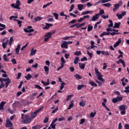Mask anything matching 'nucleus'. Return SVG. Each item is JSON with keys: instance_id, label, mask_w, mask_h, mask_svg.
Listing matches in <instances>:
<instances>
[{"instance_id": "nucleus-38", "label": "nucleus", "mask_w": 129, "mask_h": 129, "mask_svg": "<svg viewBox=\"0 0 129 129\" xmlns=\"http://www.w3.org/2000/svg\"><path fill=\"white\" fill-rule=\"evenodd\" d=\"M80 106H82V107H83L84 106H85V101L82 100L80 102Z\"/></svg>"}, {"instance_id": "nucleus-37", "label": "nucleus", "mask_w": 129, "mask_h": 129, "mask_svg": "<svg viewBox=\"0 0 129 129\" xmlns=\"http://www.w3.org/2000/svg\"><path fill=\"white\" fill-rule=\"evenodd\" d=\"M60 61L61 62V63L60 64H62L63 65H64V64L66 63V61H65V59H64V57L63 56L61 57Z\"/></svg>"}, {"instance_id": "nucleus-22", "label": "nucleus", "mask_w": 129, "mask_h": 129, "mask_svg": "<svg viewBox=\"0 0 129 129\" xmlns=\"http://www.w3.org/2000/svg\"><path fill=\"white\" fill-rule=\"evenodd\" d=\"M79 67L80 69H82V70H84L85 69V63H79Z\"/></svg>"}, {"instance_id": "nucleus-62", "label": "nucleus", "mask_w": 129, "mask_h": 129, "mask_svg": "<svg viewBox=\"0 0 129 129\" xmlns=\"http://www.w3.org/2000/svg\"><path fill=\"white\" fill-rule=\"evenodd\" d=\"M45 64H46V66H48V67H50V61L46 60Z\"/></svg>"}, {"instance_id": "nucleus-40", "label": "nucleus", "mask_w": 129, "mask_h": 129, "mask_svg": "<svg viewBox=\"0 0 129 129\" xmlns=\"http://www.w3.org/2000/svg\"><path fill=\"white\" fill-rule=\"evenodd\" d=\"M75 77L76 78V79H82V77L81 76L79 75V74H76L75 75Z\"/></svg>"}, {"instance_id": "nucleus-63", "label": "nucleus", "mask_w": 129, "mask_h": 129, "mask_svg": "<svg viewBox=\"0 0 129 129\" xmlns=\"http://www.w3.org/2000/svg\"><path fill=\"white\" fill-rule=\"evenodd\" d=\"M11 62H12L13 64H17V60L15 58H13L11 60Z\"/></svg>"}, {"instance_id": "nucleus-28", "label": "nucleus", "mask_w": 129, "mask_h": 129, "mask_svg": "<svg viewBox=\"0 0 129 129\" xmlns=\"http://www.w3.org/2000/svg\"><path fill=\"white\" fill-rule=\"evenodd\" d=\"M108 35H110V32H104L100 35V37L101 38L103 36H108Z\"/></svg>"}, {"instance_id": "nucleus-24", "label": "nucleus", "mask_w": 129, "mask_h": 129, "mask_svg": "<svg viewBox=\"0 0 129 129\" xmlns=\"http://www.w3.org/2000/svg\"><path fill=\"white\" fill-rule=\"evenodd\" d=\"M93 13V11H84L82 12L81 15L82 16H84V15H88V14H91Z\"/></svg>"}, {"instance_id": "nucleus-7", "label": "nucleus", "mask_w": 129, "mask_h": 129, "mask_svg": "<svg viewBox=\"0 0 129 129\" xmlns=\"http://www.w3.org/2000/svg\"><path fill=\"white\" fill-rule=\"evenodd\" d=\"M24 115H25L24 114H22L21 122H22V123H30V122H31L30 118H28L25 119V118H24Z\"/></svg>"}, {"instance_id": "nucleus-5", "label": "nucleus", "mask_w": 129, "mask_h": 129, "mask_svg": "<svg viewBox=\"0 0 129 129\" xmlns=\"http://www.w3.org/2000/svg\"><path fill=\"white\" fill-rule=\"evenodd\" d=\"M43 108H44V107H41L38 110H37L36 111L31 113L30 117L31 118H35V117H36V116H37V114H38V112H40V111L42 110Z\"/></svg>"}, {"instance_id": "nucleus-27", "label": "nucleus", "mask_w": 129, "mask_h": 129, "mask_svg": "<svg viewBox=\"0 0 129 129\" xmlns=\"http://www.w3.org/2000/svg\"><path fill=\"white\" fill-rule=\"evenodd\" d=\"M20 105H21V103L18 101H16L13 104V106H14V107H18L20 106Z\"/></svg>"}, {"instance_id": "nucleus-55", "label": "nucleus", "mask_w": 129, "mask_h": 129, "mask_svg": "<svg viewBox=\"0 0 129 129\" xmlns=\"http://www.w3.org/2000/svg\"><path fill=\"white\" fill-rule=\"evenodd\" d=\"M35 87L37 89H40V90H42V89H43V88L38 85H35Z\"/></svg>"}, {"instance_id": "nucleus-54", "label": "nucleus", "mask_w": 129, "mask_h": 129, "mask_svg": "<svg viewBox=\"0 0 129 129\" xmlns=\"http://www.w3.org/2000/svg\"><path fill=\"white\" fill-rule=\"evenodd\" d=\"M92 29H93V27L91 25H89L88 27V32H90V31H92Z\"/></svg>"}, {"instance_id": "nucleus-11", "label": "nucleus", "mask_w": 129, "mask_h": 129, "mask_svg": "<svg viewBox=\"0 0 129 129\" xmlns=\"http://www.w3.org/2000/svg\"><path fill=\"white\" fill-rule=\"evenodd\" d=\"M51 37H52V35H51L50 33L48 32L45 34V38L44 39V41L45 42H47L48 40H49V39H50Z\"/></svg>"}, {"instance_id": "nucleus-56", "label": "nucleus", "mask_w": 129, "mask_h": 129, "mask_svg": "<svg viewBox=\"0 0 129 129\" xmlns=\"http://www.w3.org/2000/svg\"><path fill=\"white\" fill-rule=\"evenodd\" d=\"M96 114V112H91L90 114V117H94V116H95V115Z\"/></svg>"}, {"instance_id": "nucleus-2", "label": "nucleus", "mask_w": 129, "mask_h": 129, "mask_svg": "<svg viewBox=\"0 0 129 129\" xmlns=\"http://www.w3.org/2000/svg\"><path fill=\"white\" fill-rule=\"evenodd\" d=\"M95 72L96 76L98 77V80H99L100 81H101L102 82H104L105 80H104V79L102 78L103 77L102 75L100 74V72L98 71V70L97 69L95 68Z\"/></svg>"}, {"instance_id": "nucleus-41", "label": "nucleus", "mask_w": 129, "mask_h": 129, "mask_svg": "<svg viewBox=\"0 0 129 129\" xmlns=\"http://www.w3.org/2000/svg\"><path fill=\"white\" fill-rule=\"evenodd\" d=\"M66 85V83L64 82H62L60 84V90H63V88H64V86Z\"/></svg>"}, {"instance_id": "nucleus-51", "label": "nucleus", "mask_w": 129, "mask_h": 129, "mask_svg": "<svg viewBox=\"0 0 129 129\" xmlns=\"http://www.w3.org/2000/svg\"><path fill=\"white\" fill-rule=\"evenodd\" d=\"M109 23H110V24L108 25V28H110V27H112V26H113V23L111 20H109Z\"/></svg>"}, {"instance_id": "nucleus-45", "label": "nucleus", "mask_w": 129, "mask_h": 129, "mask_svg": "<svg viewBox=\"0 0 129 129\" xmlns=\"http://www.w3.org/2000/svg\"><path fill=\"white\" fill-rule=\"evenodd\" d=\"M79 61V57L76 56L74 61V64H77Z\"/></svg>"}, {"instance_id": "nucleus-34", "label": "nucleus", "mask_w": 129, "mask_h": 129, "mask_svg": "<svg viewBox=\"0 0 129 129\" xmlns=\"http://www.w3.org/2000/svg\"><path fill=\"white\" fill-rule=\"evenodd\" d=\"M41 83L44 86H47V85H49V84H50V82H45L44 81H41Z\"/></svg>"}, {"instance_id": "nucleus-12", "label": "nucleus", "mask_w": 129, "mask_h": 129, "mask_svg": "<svg viewBox=\"0 0 129 129\" xmlns=\"http://www.w3.org/2000/svg\"><path fill=\"white\" fill-rule=\"evenodd\" d=\"M13 126V123L11 120H10V119L8 118L6 120V127H10L11 126Z\"/></svg>"}, {"instance_id": "nucleus-58", "label": "nucleus", "mask_w": 129, "mask_h": 129, "mask_svg": "<svg viewBox=\"0 0 129 129\" xmlns=\"http://www.w3.org/2000/svg\"><path fill=\"white\" fill-rule=\"evenodd\" d=\"M49 121V117H46L45 118L44 121H43V122L44 123H47V122Z\"/></svg>"}, {"instance_id": "nucleus-52", "label": "nucleus", "mask_w": 129, "mask_h": 129, "mask_svg": "<svg viewBox=\"0 0 129 129\" xmlns=\"http://www.w3.org/2000/svg\"><path fill=\"white\" fill-rule=\"evenodd\" d=\"M103 14H104V10L100 9V12L97 15L100 16V15H103Z\"/></svg>"}, {"instance_id": "nucleus-36", "label": "nucleus", "mask_w": 129, "mask_h": 129, "mask_svg": "<svg viewBox=\"0 0 129 129\" xmlns=\"http://www.w3.org/2000/svg\"><path fill=\"white\" fill-rule=\"evenodd\" d=\"M120 26V22L118 23H115L114 26L113 27V28H119V26Z\"/></svg>"}, {"instance_id": "nucleus-39", "label": "nucleus", "mask_w": 129, "mask_h": 129, "mask_svg": "<svg viewBox=\"0 0 129 129\" xmlns=\"http://www.w3.org/2000/svg\"><path fill=\"white\" fill-rule=\"evenodd\" d=\"M119 109H120V110H125V105H121L119 106Z\"/></svg>"}, {"instance_id": "nucleus-25", "label": "nucleus", "mask_w": 129, "mask_h": 129, "mask_svg": "<svg viewBox=\"0 0 129 129\" xmlns=\"http://www.w3.org/2000/svg\"><path fill=\"white\" fill-rule=\"evenodd\" d=\"M98 16L99 15L98 14H96L95 16H93L91 21H92V22H95L96 20H98Z\"/></svg>"}, {"instance_id": "nucleus-18", "label": "nucleus", "mask_w": 129, "mask_h": 129, "mask_svg": "<svg viewBox=\"0 0 129 129\" xmlns=\"http://www.w3.org/2000/svg\"><path fill=\"white\" fill-rule=\"evenodd\" d=\"M45 25L46 26L43 28V30H48V29L50 28V27H52L53 26V24L49 23H46Z\"/></svg>"}, {"instance_id": "nucleus-64", "label": "nucleus", "mask_w": 129, "mask_h": 129, "mask_svg": "<svg viewBox=\"0 0 129 129\" xmlns=\"http://www.w3.org/2000/svg\"><path fill=\"white\" fill-rule=\"evenodd\" d=\"M124 128L125 129H129V125L128 124H125L124 125Z\"/></svg>"}, {"instance_id": "nucleus-26", "label": "nucleus", "mask_w": 129, "mask_h": 129, "mask_svg": "<svg viewBox=\"0 0 129 129\" xmlns=\"http://www.w3.org/2000/svg\"><path fill=\"white\" fill-rule=\"evenodd\" d=\"M78 8L79 9V11H82V10H84V6L82 4H79L78 5Z\"/></svg>"}, {"instance_id": "nucleus-1", "label": "nucleus", "mask_w": 129, "mask_h": 129, "mask_svg": "<svg viewBox=\"0 0 129 129\" xmlns=\"http://www.w3.org/2000/svg\"><path fill=\"white\" fill-rule=\"evenodd\" d=\"M0 81L1 82V84L0 85V89H2L3 87H5V84H4L3 82L5 83V87L6 88H8V86L11 84V82H12V81H11V79L9 78H7L6 79L5 78H0Z\"/></svg>"}, {"instance_id": "nucleus-10", "label": "nucleus", "mask_w": 129, "mask_h": 129, "mask_svg": "<svg viewBox=\"0 0 129 129\" xmlns=\"http://www.w3.org/2000/svg\"><path fill=\"white\" fill-rule=\"evenodd\" d=\"M24 31L25 33H32L34 32V29H32V26H28L27 28L24 29Z\"/></svg>"}, {"instance_id": "nucleus-14", "label": "nucleus", "mask_w": 129, "mask_h": 129, "mask_svg": "<svg viewBox=\"0 0 129 129\" xmlns=\"http://www.w3.org/2000/svg\"><path fill=\"white\" fill-rule=\"evenodd\" d=\"M6 40L5 42H3L2 44V47L4 48V49H6L7 48V46L9 44V39L7 38H5L4 40Z\"/></svg>"}, {"instance_id": "nucleus-21", "label": "nucleus", "mask_w": 129, "mask_h": 129, "mask_svg": "<svg viewBox=\"0 0 129 129\" xmlns=\"http://www.w3.org/2000/svg\"><path fill=\"white\" fill-rule=\"evenodd\" d=\"M13 42H14V36H12L10 37L9 42H8V44L10 47H11L12 45H13Z\"/></svg>"}, {"instance_id": "nucleus-8", "label": "nucleus", "mask_w": 129, "mask_h": 129, "mask_svg": "<svg viewBox=\"0 0 129 129\" xmlns=\"http://www.w3.org/2000/svg\"><path fill=\"white\" fill-rule=\"evenodd\" d=\"M125 15H126V12H125V11H122L121 14L117 13L116 17L118 18V20H121Z\"/></svg>"}, {"instance_id": "nucleus-20", "label": "nucleus", "mask_w": 129, "mask_h": 129, "mask_svg": "<svg viewBox=\"0 0 129 129\" xmlns=\"http://www.w3.org/2000/svg\"><path fill=\"white\" fill-rule=\"evenodd\" d=\"M6 103H7V102H5V101H2L0 103V110H3V109H4V106L6 105Z\"/></svg>"}, {"instance_id": "nucleus-49", "label": "nucleus", "mask_w": 129, "mask_h": 129, "mask_svg": "<svg viewBox=\"0 0 129 129\" xmlns=\"http://www.w3.org/2000/svg\"><path fill=\"white\" fill-rule=\"evenodd\" d=\"M102 54L103 55H106V56H108L109 55V52H108V51H102Z\"/></svg>"}, {"instance_id": "nucleus-15", "label": "nucleus", "mask_w": 129, "mask_h": 129, "mask_svg": "<svg viewBox=\"0 0 129 129\" xmlns=\"http://www.w3.org/2000/svg\"><path fill=\"white\" fill-rule=\"evenodd\" d=\"M20 50H21V44H18L17 48H15V53L16 55L20 54Z\"/></svg>"}, {"instance_id": "nucleus-13", "label": "nucleus", "mask_w": 129, "mask_h": 129, "mask_svg": "<svg viewBox=\"0 0 129 129\" xmlns=\"http://www.w3.org/2000/svg\"><path fill=\"white\" fill-rule=\"evenodd\" d=\"M61 48H63L64 49H68V44H67V41H62V43L61 45Z\"/></svg>"}, {"instance_id": "nucleus-44", "label": "nucleus", "mask_w": 129, "mask_h": 129, "mask_svg": "<svg viewBox=\"0 0 129 129\" xmlns=\"http://www.w3.org/2000/svg\"><path fill=\"white\" fill-rule=\"evenodd\" d=\"M42 127L41 126V125H35V126H33L32 127V128L33 129H40Z\"/></svg>"}, {"instance_id": "nucleus-19", "label": "nucleus", "mask_w": 129, "mask_h": 129, "mask_svg": "<svg viewBox=\"0 0 129 129\" xmlns=\"http://www.w3.org/2000/svg\"><path fill=\"white\" fill-rule=\"evenodd\" d=\"M120 43H121V39L119 38L118 41L113 45L114 48H116V47H117V46H118Z\"/></svg>"}, {"instance_id": "nucleus-50", "label": "nucleus", "mask_w": 129, "mask_h": 129, "mask_svg": "<svg viewBox=\"0 0 129 129\" xmlns=\"http://www.w3.org/2000/svg\"><path fill=\"white\" fill-rule=\"evenodd\" d=\"M125 90L124 91V92L125 93H129V86L125 87Z\"/></svg>"}, {"instance_id": "nucleus-17", "label": "nucleus", "mask_w": 129, "mask_h": 129, "mask_svg": "<svg viewBox=\"0 0 129 129\" xmlns=\"http://www.w3.org/2000/svg\"><path fill=\"white\" fill-rule=\"evenodd\" d=\"M36 53H37V49L32 48L30 52V56H34V55L36 54Z\"/></svg>"}, {"instance_id": "nucleus-60", "label": "nucleus", "mask_w": 129, "mask_h": 129, "mask_svg": "<svg viewBox=\"0 0 129 129\" xmlns=\"http://www.w3.org/2000/svg\"><path fill=\"white\" fill-rule=\"evenodd\" d=\"M70 38H73V36H67V37H65L64 38H62V40H68V39H70Z\"/></svg>"}, {"instance_id": "nucleus-4", "label": "nucleus", "mask_w": 129, "mask_h": 129, "mask_svg": "<svg viewBox=\"0 0 129 129\" xmlns=\"http://www.w3.org/2000/svg\"><path fill=\"white\" fill-rule=\"evenodd\" d=\"M106 31H107V32H112V33H110V35L111 36H114L115 35L119 34V33H118V30H115L114 29L107 28Z\"/></svg>"}, {"instance_id": "nucleus-42", "label": "nucleus", "mask_w": 129, "mask_h": 129, "mask_svg": "<svg viewBox=\"0 0 129 129\" xmlns=\"http://www.w3.org/2000/svg\"><path fill=\"white\" fill-rule=\"evenodd\" d=\"M103 6L104 7H106V8H110V7H111V4L106 3V4H103Z\"/></svg>"}, {"instance_id": "nucleus-33", "label": "nucleus", "mask_w": 129, "mask_h": 129, "mask_svg": "<svg viewBox=\"0 0 129 129\" xmlns=\"http://www.w3.org/2000/svg\"><path fill=\"white\" fill-rule=\"evenodd\" d=\"M83 87H86V86L84 85H79L78 86V90H81Z\"/></svg>"}, {"instance_id": "nucleus-35", "label": "nucleus", "mask_w": 129, "mask_h": 129, "mask_svg": "<svg viewBox=\"0 0 129 129\" xmlns=\"http://www.w3.org/2000/svg\"><path fill=\"white\" fill-rule=\"evenodd\" d=\"M25 78H26L27 80H30V79L32 78V75H31L30 74H28L27 76H25Z\"/></svg>"}, {"instance_id": "nucleus-59", "label": "nucleus", "mask_w": 129, "mask_h": 129, "mask_svg": "<svg viewBox=\"0 0 129 129\" xmlns=\"http://www.w3.org/2000/svg\"><path fill=\"white\" fill-rule=\"evenodd\" d=\"M74 9V5H72L70 7V9L69 10L70 13H71V11H73Z\"/></svg>"}, {"instance_id": "nucleus-46", "label": "nucleus", "mask_w": 129, "mask_h": 129, "mask_svg": "<svg viewBox=\"0 0 129 129\" xmlns=\"http://www.w3.org/2000/svg\"><path fill=\"white\" fill-rule=\"evenodd\" d=\"M74 55H75V56H79V55H81V51H77L74 52Z\"/></svg>"}, {"instance_id": "nucleus-47", "label": "nucleus", "mask_w": 129, "mask_h": 129, "mask_svg": "<svg viewBox=\"0 0 129 129\" xmlns=\"http://www.w3.org/2000/svg\"><path fill=\"white\" fill-rule=\"evenodd\" d=\"M7 57H8V56H7V54H4V55H3V59H4V60H5L6 62H9V61H10V60L8 59V58H7Z\"/></svg>"}, {"instance_id": "nucleus-3", "label": "nucleus", "mask_w": 129, "mask_h": 129, "mask_svg": "<svg viewBox=\"0 0 129 129\" xmlns=\"http://www.w3.org/2000/svg\"><path fill=\"white\" fill-rule=\"evenodd\" d=\"M12 8L14 9H16L17 10H21V8L20 6H21V2L19 0H17L16 4H11Z\"/></svg>"}, {"instance_id": "nucleus-9", "label": "nucleus", "mask_w": 129, "mask_h": 129, "mask_svg": "<svg viewBox=\"0 0 129 129\" xmlns=\"http://www.w3.org/2000/svg\"><path fill=\"white\" fill-rule=\"evenodd\" d=\"M122 100V97H119L117 96L116 98H113L112 100V103H116V102H118V101H120V100Z\"/></svg>"}, {"instance_id": "nucleus-43", "label": "nucleus", "mask_w": 129, "mask_h": 129, "mask_svg": "<svg viewBox=\"0 0 129 129\" xmlns=\"http://www.w3.org/2000/svg\"><path fill=\"white\" fill-rule=\"evenodd\" d=\"M87 53L88 55L89 56L90 58H92L93 56V53L89 52V51L87 50Z\"/></svg>"}, {"instance_id": "nucleus-31", "label": "nucleus", "mask_w": 129, "mask_h": 129, "mask_svg": "<svg viewBox=\"0 0 129 129\" xmlns=\"http://www.w3.org/2000/svg\"><path fill=\"white\" fill-rule=\"evenodd\" d=\"M42 20V17H37L34 19V23H37V22H39V21Z\"/></svg>"}, {"instance_id": "nucleus-29", "label": "nucleus", "mask_w": 129, "mask_h": 129, "mask_svg": "<svg viewBox=\"0 0 129 129\" xmlns=\"http://www.w3.org/2000/svg\"><path fill=\"white\" fill-rule=\"evenodd\" d=\"M44 72H45L46 74H47V75L49 74V67L45 66L44 67Z\"/></svg>"}, {"instance_id": "nucleus-48", "label": "nucleus", "mask_w": 129, "mask_h": 129, "mask_svg": "<svg viewBox=\"0 0 129 129\" xmlns=\"http://www.w3.org/2000/svg\"><path fill=\"white\" fill-rule=\"evenodd\" d=\"M50 126L51 128L55 129L56 128V124L55 123L51 122L50 124Z\"/></svg>"}, {"instance_id": "nucleus-16", "label": "nucleus", "mask_w": 129, "mask_h": 129, "mask_svg": "<svg viewBox=\"0 0 129 129\" xmlns=\"http://www.w3.org/2000/svg\"><path fill=\"white\" fill-rule=\"evenodd\" d=\"M121 81L122 82V85L123 86H125V85H126V83L128 82L127 79L124 78L121 79Z\"/></svg>"}, {"instance_id": "nucleus-61", "label": "nucleus", "mask_w": 129, "mask_h": 129, "mask_svg": "<svg viewBox=\"0 0 129 129\" xmlns=\"http://www.w3.org/2000/svg\"><path fill=\"white\" fill-rule=\"evenodd\" d=\"M70 56V54L69 53H65L64 57L66 59H69V56Z\"/></svg>"}, {"instance_id": "nucleus-57", "label": "nucleus", "mask_w": 129, "mask_h": 129, "mask_svg": "<svg viewBox=\"0 0 129 129\" xmlns=\"http://www.w3.org/2000/svg\"><path fill=\"white\" fill-rule=\"evenodd\" d=\"M53 16H54V17H55V20H58L59 15L57 13H53Z\"/></svg>"}, {"instance_id": "nucleus-6", "label": "nucleus", "mask_w": 129, "mask_h": 129, "mask_svg": "<svg viewBox=\"0 0 129 129\" xmlns=\"http://www.w3.org/2000/svg\"><path fill=\"white\" fill-rule=\"evenodd\" d=\"M122 5V1H119L118 3L115 4L114 5V9H113V11L115 12L117 10H118L120 8V7Z\"/></svg>"}, {"instance_id": "nucleus-32", "label": "nucleus", "mask_w": 129, "mask_h": 129, "mask_svg": "<svg viewBox=\"0 0 129 129\" xmlns=\"http://www.w3.org/2000/svg\"><path fill=\"white\" fill-rule=\"evenodd\" d=\"M85 25V22L82 24H76V28H80L81 27H83Z\"/></svg>"}, {"instance_id": "nucleus-30", "label": "nucleus", "mask_w": 129, "mask_h": 129, "mask_svg": "<svg viewBox=\"0 0 129 129\" xmlns=\"http://www.w3.org/2000/svg\"><path fill=\"white\" fill-rule=\"evenodd\" d=\"M5 29H6V25L4 24H2V23H0V31H4Z\"/></svg>"}, {"instance_id": "nucleus-23", "label": "nucleus", "mask_w": 129, "mask_h": 129, "mask_svg": "<svg viewBox=\"0 0 129 129\" xmlns=\"http://www.w3.org/2000/svg\"><path fill=\"white\" fill-rule=\"evenodd\" d=\"M89 84H90V85H91V86H94V87H97V84L94 83V82L93 81H89Z\"/></svg>"}, {"instance_id": "nucleus-53", "label": "nucleus", "mask_w": 129, "mask_h": 129, "mask_svg": "<svg viewBox=\"0 0 129 129\" xmlns=\"http://www.w3.org/2000/svg\"><path fill=\"white\" fill-rule=\"evenodd\" d=\"M74 106V104L73 103H71V104L69 105V107L68 108V109L70 110Z\"/></svg>"}]
</instances>
